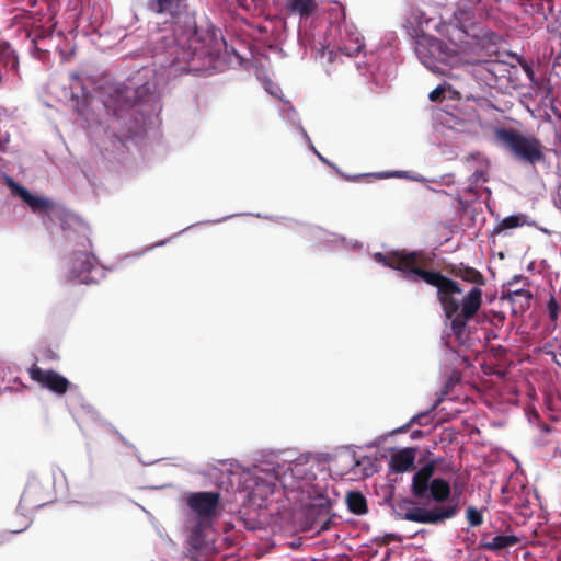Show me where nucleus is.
<instances>
[{
	"label": "nucleus",
	"instance_id": "9b49d317",
	"mask_svg": "<svg viewBox=\"0 0 561 561\" xmlns=\"http://www.w3.org/2000/svg\"><path fill=\"white\" fill-rule=\"evenodd\" d=\"M518 541V537L514 535H497L491 538V540H488V536H483L480 542V548L488 551L499 552L505 548L515 546Z\"/></svg>",
	"mask_w": 561,
	"mask_h": 561
},
{
	"label": "nucleus",
	"instance_id": "4c0bfd02",
	"mask_svg": "<svg viewBox=\"0 0 561 561\" xmlns=\"http://www.w3.org/2000/svg\"><path fill=\"white\" fill-rule=\"evenodd\" d=\"M4 82V76L2 75V72L0 71V85H2Z\"/></svg>",
	"mask_w": 561,
	"mask_h": 561
},
{
	"label": "nucleus",
	"instance_id": "f8f14e48",
	"mask_svg": "<svg viewBox=\"0 0 561 561\" xmlns=\"http://www.w3.org/2000/svg\"><path fill=\"white\" fill-rule=\"evenodd\" d=\"M0 65L12 71L14 75H19V56L11 44L7 41L0 42Z\"/></svg>",
	"mask_w": 561,
	"mask_h": 561
},
{
	"label": "nucleus",
	"instance_id": "6ab92c4d",
	"mask_svg": "<svg viewBox=\"0 0 561 561\" xmlns=\"http://www.w3.org/2000/svg\"><path fill=\"white\" fill-rule=\"evenodd\" d=\"M323 502L320 503L319 508L320 512L325 515V519L319 525L318 533L327 531L331 528L332 525V518L330 516V511L332 507L331 501L329 499H322Z\"/></svg>",
	"mask_w": 561,
	"mask_h": 561
},
{
	"label": "nucleus",
	"instance_id": "c9c22d12",
	"mask_svg": "<svg viewBox=\"0 0 561 561\" xmlns=\"http://www.w3.org/2000/svg\"><path fill=\"white\" fill-rule=\"evenodd\" d=\"M454 181L451 180V175H446L443 178L442 183L445 185H450Z\"/></svg>",
	"mask_w": 561,
	"mask_h": 561
},
{
	"label": "nucleus",
	"instance_id": "aec40b11",
	"mask_svg": "<svg viewBox=\"0 0 561 561\" xmlns=\"http://www.w3.org/2000/svg\"><path fill=\"white\" fill-rule=\"evenodd\" d=\"M466 516L469 525L472 527L480 526L483 523L482 514L476 507L470 506L466 512Z\"/></svg>",
	"mask_w": 561,
	"mask_h": 561
},
{
	"label": "nucleus",
	"instance_id": "4468645a",
	"mask_svg": "<svg viewBox=\"0 0 561 561\" xmlns=\"http://www.w3.org/2000/svg\"><path fill=\"white\" fill-rule=\"evenodd\" d=\"M286 9L291 14H298L300 19H307L317 11L318 3L316 0H287Z\"/></svg>",
	"mask_w": 561,
	"mask_h": 561
},
{
	"label": "nucleus",
	"instance_id": "79ce46f5",
	"mask_svg": "<svg viewBox=\"0 0 561 561\" xmlns=\"http://www.w3.org/2000/svg\"><path fill=\"white\" fill-rule=\"evenodd\" d=\"M88 245L91 247V241L87 239Z\"/></svg>",
	"mask_w": 561,
	"mask_h": 561
},
{
	"label": "nucleus",
	"instance_id": "423d86ee",
	"mask_svg": "<svg viewBox=\"0 0 561 561\" xmlns=\"http://www.w3.org/2000/svg\"><path fill=\"white\" fill-rule=\"evenodd\" d=\"M524 282L525 285H528L527 278L520 275H515L511 280L507 282V288L503 291V299L510 301L513 306V312H524L529 309L533 293L524 287H516L517 283Z\"/></svg>",
	"mask_w": 561,
	"mask_h": 561
},
{
	"label": "nucleus",
	"instance_id": "bb28decb",
	"mask_svg": "<svg viewBox=\"0 0 561 561\" xmlns=\"http://www.w3.org/2000/svg\"><path fill=\"white\" fill-rule=\"evenodd\" d=\"M552 72L561 79V53L557 55L552 65Z\"/></svg>",
	"mask_w": 561,
	"mask_h": 561
},
{
	"label": "nucleus",
	"instance_id": "ddd939ff",
	"mask_svg": "<svg viewBox=\"0 0 561 561\" xmlns=\"http://www.w3.org/2000/svg\"><path fill=\"white\" fill-rule=\"evenodd\" d=\"M415 455L413 449H403L391 457L390 467L396 472H405L414 467Z\"/></svg>",
	"mask_w": 561,
	"mask_h": 561
},
{
	"label": "nucleus",
	"instance_id": "dca6fc26",
	"mask_svg": "<svg viewBox=\"0 0 561 561\" xmlns=\"http://www.w3.org/2000/svg\"><path fill=\"white\" fill-rule=\"evenodd\" d=\"M359 465L360 461L356 458V455L353 451L343 453L334 459V466L339 469L340 474L342 476L354 470Z\"/></svg>",
	"mask_w": 561,
	"mask_h": 561
},
{
	"label": "nucleus",
	"instance_id": "b1692460",
	"mask_svg": "<svg viewBox=\"0 0 561 561\" xmlns=\"http://www.w3.org/2000/svg\"><path fill=\"white\" fill-rule=\"evenodd\" d=\"M468 181H471V184H477V185L488 182L489 181L488 170L486 169L476 170L470 175Z\"/></svg>",
	"mask_w": 561,
	"mask_h": 561
},
{
	"label": "nucleus",
	"instance_id": "e433bc0d",
	"mask_svg": "<svg viewBox=\"0 0 561 561\" xmlns=\"http://www.w3.org/2000/svg\"><path fill=\"white\" fill-rule=\"evenodd\" d=\"M424 416V414H419L412 419V423H419L422 425L421 419Z\"/></svg>",
	"mask_w": 561,
	"mask_h": 561
},
{
	"label": "nucleus",
	"instance_id": "2eb2a0df",
	"mask_svg": "<svg viewBox=\"0 0 561 561\" xmlns=\"http://www.w3.org/2000/svg\"><path fill=\"white\" fill-rule=\"evenodd\" d=\"M346 504L350 512L355 515H364L368 511L367 501L359 491H350L346 494Z\"/></svg>",
	"mask_w": 561,
	"mask_h": 561
},
{
	"label": "nucleus",
	"instance_id": "7c9ffc66",
	"mask_svg": "<svg viewBox=\"0 0 561 561\" xmlns=\"http://www.w3.org/2000/svg\"><path fill=\"white\" fill-rule=\"evenodd\" d=\"M461 478V476H458V479L454 482V489L455 491H457L459 494L462 492V488L466 483V479H463L461 482H459L458 480Z\"/></svg>",
	"mask_w": 561,
	"mask_h": 561
},
{
	"label": "nucleus",
	"instance_id": "39448f33",
	"mask_svg": "<svg viewBox=\"0 0 561 561\" xmlns=\"http://www.w3.org/2000/svg\"><path fill=\"white\" fill-rule=\"evenodd\" d=\"M71 277L82 284L98 283L104 277V268L91 252L79 251L73 254Z\"/></svg>",
	"mask_w": 561,
	"mask_h": 561
},
{
	"label": "nucleus",
	"instance_id": "1a4fd4ad",
	"mask_svg": "<svg viewBox=\"0 0 561 561\" xmlns=\"http://www.w3.org/2000/svg\"><path fill=\"white\" fill-rule=\"evenodd\" d=\"M219 503V494L216 492H196L187 497V505L202 518H209L215 514Z\"/></svg>",
	"mask_w": 561,
	"mask_h": 561
},
{
	"label": "nucleus",
	"instance_id": "72a5a7b5",
	"mask_svg": "<svg viewBox=\"0 0 561 561\" xmlns=\"http://www.w3.org/2000/svg\"><path fill=\"white\" fill-rule=\"evenodd\" d=\"M477 184H471V181H468V186L466 188V192L472 195H477Z\"/></svg>",
	"mask_w": 561,
	"mask_h": 561
},
{
	"label": "nucleus",
	"instance_id": "c756f323",
	"mask_svg": "<svg viewBox=\"0 0 561 561\" xmlns=\"http://www.w3.org/2000/svg\"><path fill=\"white\" fill-rule=\"evenodd\" d=\"M456 201L458 203L460 211L466 213L468 209V203L462 198V196L459 193L456 195Z\"/></svg>",
	"mask_w": 561,
	"mask_h": 561
},
{
	"label": "nucleus",
	"instance_id": "5701e85b",
	"mask_svg": "<svg viewBox=\"0 0 561 561\" xmlns=\"http://www.w3.org/2000/svg\"><path fill=\"white\" fill-rule=\"evenodd\" d=\"M362 47H363V45L359 41V37L356 36L353 45H351V46L342 45L339 47V49L341 53H343L346 56H354V55H357L362 50Z\"/></svg>",
	"mask_w": 561,
	"mask_h": 561
},
{
	"label": "nucleus",
	"instance_id": "7ed1b4c3",
	"mask_svg": "<svg viewBox=\"0 0 561 561\" xmlns=\"http://www.w3.org/2000/svg\"><path fill=\"white\" fill-rule=\"evenodd\" d=\"M494 138L499 146L523 163L536 165L547 160L546 147L534 135L523 134L515 128H495Z\"/></svg>",
	"mask_w": 561,
	"mask_h": 561
},
{
	"label": "nucleus",
	"instance_id": "a878e982",
	"mask_svg": "<svg viewBox=\"0 0 561 561\" xmlns=\"http://www.w3.org/2000/svg\"><path fill=\"white\" fill-rule=\"evenodd\" d=\"M445 91V87L438 85L430 93L428 98L432 102H437L440 100Z\"/></svg>",
	"mask_w": 561,
	"mask_h": 561
},
{
	"label": "nucleus",
	"instance_id": "0eeeda50",
	"mask_svg": "<svg viewBox=\"0 0 561 561\" xmlns=\"http://www.w3.org/2000/svg\"><path fill=\"white\" fill-rule=\"evenodd\" d=\"M28 374L33 381L59 396L65 394L70 386L66 377L51 369L44 370L36 364L28 368Z\"/></svg>",
	"mask_w": 561,
	"mask_h": 561
},
{
	"label": "nucleus",
	"instance_id": "6e6552de",
	"mask_svg": "<svg viewBox=\"0 0 561 561\" xmlns=\"http://www.w3.org/2000/svg\"><path fill=\"white\" fill-rule=\"evenodd\" d=\"M5 185L11 190L12 194L19 196L33 213H48L55 207L54 202L48 198L37 196L28 192L24 186L16 183L11 176H4Z\"/></svg>",
	"mask_w": 561,
	"mask_h": 561
},
{
	"label": "nucleus",
	"instance_id": "f03ea898",
	"mask_svg": "<svg viewBox=\"0 0 561 561\" xmlns=\"http://www.w3.org/2000/svg\"><path fill=\"white\" fill-rule=\"evenodd\" d=\"M434 473L433 461L421 467L412 478L411 493L417 500H432L437 504L425 508L409 497L396 500L391 503V507L397 517L420 524L438 525L458 514V500L442 504L449 499L451 486L442 478H433Z\"/></svg>",
	"mask_w": 561,
	"mask_h": 561
},
{
	"label": "nucleus",
	"instance_id": "9d476101",
	"mask_svg": "<svg viewBox=\"0 0 561 561\" xmlns=\"http://www.w3.org/2000/svg\"><path fill=\"white\" fill-rule=\"evenodd\" d=\"M147 9L171 21L179 19L187 9L186 0H147Z\"/></svg>",
	"mask_w": 561,
	"mask_h": 561
},
{
	"label": "nucleus",
	"instance_id": "c85d7f7f",
	"mask_svg": "<svg viewBox=\"0 0 561 561\" xmlns=\"http://www.w3.org/2000/svg\"><path fill=\"white\" fill-rule=\"evenodd\" d=\"M427 43H428V47L431 48V55L433 54V51H438L440 50V47H442V42L436 39V38H428L427 39Z\"/></svg>",
	"mask_w": 561,
	"mask_h": 561
},
{
	"label": "nucleus",
	"instance_id": "393cba45",
	"mask_svg": "<svg viewBox=\"0 0 561 561\" xmlns=\"http://www.w3.org/2000/svg\"><path fill=\"white\" fill-rule=\"evenodd\" d=\"M425 50H426V46H425V44H424V43H422V42H419V43H417V46H416V48H415V51H416V54H417L419 58L422 60V62H423L426 67L432 68V65H431L432 59H431L430 57H427V56H426Z\"/></svg>",
	"mask_w": 561,
	"mask_h": 561
},
{
	"label": "nucleus",
	"instance_id": "f3484780",
	"mask_svg": "<svg viewBox=\"0 0 561 561\" xmlns=\"http://www.w3.org/2000/svg\"><path fill=\"white\" fill-rule=\"evenodd\" d=\"M525 222L523 215H512L505 217L503 220L499 222V225L494 228L493 233L499 234L506 229H513L523 226Z\"/></svg>",
	"mask_w": 561,
	"mask_h": 561
},
{
	"label": "nucleus",
	"instance_id": "ea45409f",
	"mask_svg": "<svg viewBox=\"0 0 561 561\" xmlns=\"http://www.w3.org/2000/svg\"><path fill=\"white\" fill-rule=\"evenodd\" d=\"M439 194L448 195L446 191H438Z\"/></svg>",
	"mask_w": 561,
	"mask_h": 561
},
{
	"label": "nucleus",
	"instance_id": "a211bd4d",
	"mask_svg": "<svg viewBox=\"0 0 561 561\" xmlns=\"http://www.w3.org/2000/svg\"><path fill=\"white\" fill-rule=\"evenodd\" d=\"M59 220H60V226H61L62 230H67L71 226H78V227L88 229V227H85V224L83 222V220L80 217H78L77 215L69 213L65 209L59 215Z\"/></svg>",
	"mask_w": 561,
	"mask_h": 561
},
{
	"label": "nucleus",
	"instance_id": "58836bf2",
	"mask_svg": "<svg viewBox=\"0 0 561 561\" xmlns=\"http://www.w3.org/2000/svg\"><path fill=\"white\" fill-rule=\"evenodd\" d=\"M324 50H325V47H322V48L319 50L320 57H323V56H324Z\"/></svg>",
	"mask_w": 561,
	"mask_h": 561
},
{
	"label": "nucleus",
	"instance_id": "a19ab883",
	"mask_svg": "<svg viewBox=\"0 0 561 561\" xmlns=\"http://www.w3.org/2000/svg\"><path fill=\"white\" fill-rule=\"evenodd\" d=\"M44 503H45V502H39V501H38V502L36 503V505H37V506H42Z\"/></svg>",
	"mask_w": 561,
	"mask_h": 561
},
{
	"label": "nucleus",
	"instance_id": "20e7f679",
	"mask_svg": "<svg viewBox=\"0 0 561 561\" xmlns=\"http://www.w3.org/2000/svg\"><path fill=\"white\" fill-rule=\"evenodd\" d=\"M225 45L220 31L206 21L204 25L194 26L192 34L187 38V49H182L178 60L186 64L195 59L204 60L209 58L213 60L220 54Z\"/></svg>",
	"mask_w": 561,
	"mask_h": 561
},
{
	"label": "nucleus",
	"instance_id": "f704fd0d",
	"mask_svg": "<svg viewBox=\"0 0 561 561\" xmlns=\"http://www.w3.org/2000/svg\"><path fill=\"white\" fill-rule=\"evenodd\" d=\"M554 203L557 207L561 209V186L557 191V197L554 199Z\"/></svg>",
	"mask_w": 561,
	"mask_h": 561
},
{
	"label": "nucleus",
	"instance_id": "412c9836",
	"mask_svg": "<svg viewBox=\"0 0 561 561\" xmlns=\"http://www.w3.org/2000/svg\"><path fill=\"white\" fill-rule=\"evenodd\" d=\"M486 69L494 77H504V72H508L507 65L499 61L488 62Z\"/></svg>",
	"mask_w": 561,
	"mask_h": 561
},
{
	"label": "nucleus",
	"instance_id": "f257e3e1",
	"mask_svg": "<svg viewBox=\"0 0 561 561\" xmlns=\"http://www.w3.org/2000/svg\"><path fill=\"white\" fill-rule=\"evenodd\" d=\"M375 260L389 268L401 273V276L412 283L424 282L437 289V299L442 305L445 317L450 321V330L460 344L469 339L468 322L477 314L482 305V289L486 283L483 274L477 268L462 262L449 263L446 271L450 275L476 285L459 301L456 297L462 294L460 285L432 270L435 254L423 250H396L388 253H376Z\"/></svg>",
	"mask_w": 561,
	"mask_h": 561
},
{
	"label": "nucleus",
	"instance_id": "cd10ccee",
	"mask_svg": "<svg viewBox=\"0 0 561 561\" xmlns=\"http://www.w3.org/2000/svg\"><path fill=\"white\" fill-rule=\"evenodd\" d=\"M505 321V314L501 311H496L493 313L492 324L495 327L503 325Z\"/></svg>",
	"mask_w": 561,
	"mask_h": 561
},
{
	"label": "nucleus",
	"instance_id": "2f4dec72",
	"mask_svg": "<svg viewBox=\"0 0 561 561\" xmlns=\"http://www.w3.org/2000/svg\"><path fill=\"white\" fill-rule=\"evenodd\" d=\"M483 38H486L490 43L495 44V39H499V36L494 32H485L483 34Z\"/></svg>",
	"mask_w": 561,
	"mask_h": 561
},
{
	"label": "nucleus",
	"instance_id": "4be33fe9",
	"mask_svg": "<svg viewBox=\"0 0 561 561\" xmlns=\"http://www.w3.org/2000/svg\"><path fill=\"white\" fill-rule=\"evenodd\" d=\"M547 311L550 321L556 322L559 318L560 307L553 295L550 296L547 302Z\"/></svg>",
	"mask_w": 561,
	"mask_h": 561
},
{
	"label": "nucleus",
	"instance_id": "473e14b6",
	"mask_svg": "<svg viewBox=\"0 0 561 561\" xmlns=\"http://www.w3.org/2000/svg\"><path fill=\"white\" fill-rule=\"evenodd\" d=\"M34 488H35V484H28V485L26 486V489H25V491H24V493H23V495H22V499H23L24 501H27V500L30 499L31 493H32V491H33V489H34Z\"/></svg>",
	"mask_w": 561,
	"mask_h": 561
}]
</instances>
